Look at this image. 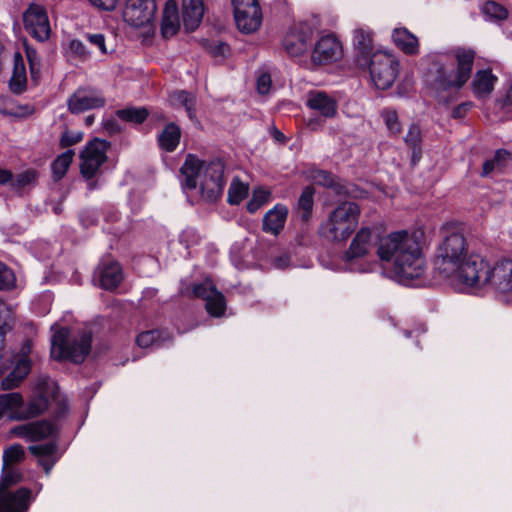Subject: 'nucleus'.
Instances as JSON below:
<instances>
[{
	"mask_svg": "<svg viewBox=\"0 0 512 512\" xmlns=\"http://www.w3.org/2000/svg\"><path fill=\"white\" fill-rule=\"evenodd\" d=\"M376 254L380 261L391 265L401 283L420 278L425 272V260L415 233L403 230L379 238Z\"/></svg>",
	"mask_w": 512,
	"mask_h": 512,
	"instance_id": "nucleus-1",
	"label": "nucleus"
},
{
	"mask_svg": "<svg viewBox=\"0 0 512 512\" xmlns=\"http://www.w3.org/2000/svg\"><path fill=\"white\" fill-rule=\"evenodd\" d=\"M476 257L481 256L468 253V243L461 232L449 231L438 245L434 267L444 278L455 281L465 289L466 276L470 274L467 267Z\"/></svg>",
	"mask_w": 512,
	"mask_h": 512,
	"instance_id": "nucleus-2",
	"label": "nucleus"
},
{
	"mask_svg": "<svg viewBox=\"0 0 512 512\" xmlns=\"http://www.w3.org/2000/svg\"><path fill=\"white\" fill-rule=\"evenodd\" d=\"M224 163L219 160L204 162L189 154L180 172L183 176L182 186L192 190L199 186L201 197L209 202L218 200L224 189Z\"/></svg>",
	"mask_w": 512,
	"mask_h": 512,
	"instance_id": "nucleus-3",
	"label": "nucleus"
},
{
	"mask_svg": "<svg viewBox=\"0 0 512 512\" xmlns=\"http://www.w3.org/2000/svg\"><path fill=\"white\" fill-rule=\"evenodd\" d=\"M456 68L448 65L441 58L433 61V87L437 93L439 103L448 104L450 98L442 95L449 90H460L470 79L474 65L475 51L468 48H456L453 50Z\"/></svg>",
	"mask_w": 512,
	"mask_h": 512,
	"instance_id": "nucleus-4",
	"label": "nucleus"
},
{
	"mask_svg": "<svg viewBox=\"0 0 512 512\" xmlns=\"http://www.w3.org/2000/svg\"><path fill=\"white\" fill-rule=\"evenodd\" d=\"M468 265L465 289H480L489 286L498 292L512 291V261L505 260L491 265L485 258L476 257Z\"/></svg>",
	"mask_w": 512,
	"mask_h": 512,
	"instance_id": "nucleus-5",
	"label": "nucleus"
},
{
	"mask_svg": "<svg viewBox=\"0 0 512 512\" xmlns=\"http://www.w3.org/2000/svg\"><path fill=\"white\" fill-rule=\"evenodd\" d=\"M52 330L54 334L51 339V356L56 360L83 362L91 349V333L82 331L71 335L67 328L56 329V326H53Z\"/></svg>",
	"mask_w": 512,
	"mask_h": 512,
	"instance_id": "nucleus-6",
	"label": "nucleus"
},
{
	"mask_svg": "<svg viewBox=\"0 0 512 512\" xmlns=\"http://www.w3.org/2000/svg\"><path fill=\"white\" fill-rule=\"evenodd\" d=\"M360 216V208L355 202L344 201L322 223V234L332 241L346 240L356 229Z\"/></svg>",
	"mask_w": 512,
	"mask_h": 512,
	"instance_id": "nucleus-7",
	"label": "nucleus"
},
{
	"mask_svg": "<svg viewBox=\"0 0 512 512\" xmlns=\"http://www.w3.org/2000/svg\"><path fill=\"white\" fill-rule=\"evenodd\" d=\"M374 246L372 231L369 228H361L344 252L343 261L351 271L369 272L373 264L368 261V258Z\"/></svg>",
	"mask_w": 512,
	"mask_h": 512,
	"instance_id": "nucleus-8",
	"label": "nucleus"
},
{
	"mask_svg": "<svg viewBox=\"0 0 512 512\" xmlns=\"http://www.w3.org/2000/svg\"><path fill=\"white\" fill-rule=\"evenodd\" d=\"M108 148L109 143L107 141L95 138L88 142L80 153V172L88 180L89 190H93L97 186L93 178L106 162Z\"/></svg>",
	"mask_w": 512,
	"mask_h": 512,
	"instance_id": "nucleus-9",
	"label": "nucleus"
},
{
	"mask_svg": "<svg viewBox=\"0 0 512 512\" xmlns=\"http://www.w3.org/2000/svg\"><path fill=\"white\" fill-rule=\"evenodd\" d=\"M370 76L378 89H388L394 83L399 63L394 56L385 52H375L369 58Z\"/></svg>",
	"mask_w": 512,
	"mask_h": 512,
	"instance_id": "nucleus-10",
	"label": "nucleus"
},
{
	"mask_svg": "<svg viewBox=\"0 0 512 512\" xmlns=\"http://www.w3.org/2000/svg\"><path fill=\"white\" fill-rule=\"evenodd\" d=\"M156 11V0H126L123 17L131 26L142 27L154 19Z\"/></svg>",
	"mask_w": 512,
	"mask_h": 512,
	"instance_id": "nucleus-11",
	"label": "nucleus"
},
{
	"mask_svg": "<svg viewBox=\"0 0 512 512\" xmlns=\"http://www.w3.org/2000/svg\"><path fill=\"white\" fill-rule=\"evenodd\" d=\"M105 103L103 94L92 87L78 88L67 100L68 109L73 114L102 108Z\"/></svg>",
	"mask_w": 512,
	"mask_h": 512,
	"instance_id": "nucleus-12",
	"label": "nucleus"
},
{
	"mask_svg": "<svg viewBox=\"0 0 512 512\" xmlns=\"http://www.w3.org/2000/svg\"><path fill=\"white\" fill-rule=\"evenodd\" d=\"M27 32L39 41H45L50 36V24L45 9L37 4H31L23 15Z\"/></svg>",
	"mask_w": 512,
	"mask_h": 512,
	"instance_id": "nucleus-13",
	"label": "nucleus"
},
{
	"mask_svg": "<svg viewBox=\"0 0 512 512\" xmlns=\"http://www.w3.org/2000/svg\"><path fill=\"white\" fill-rule=\"evenodd\" d=\"M313 31L307 23L295 24L285 35L283 47L292 57L302 55L307 51Z\"/></svg>",
	"mask_w": 512,
	"mask_h": 512,
	"instance_id": "nucleus-14",
	"label": "nucleus"
},
{
	"mask_svg": "<svg viewBox=\"0 0 512 512\" xmlns=\"http://www.w3.org/2000/svg\"><path fill=\"white\" fill-rule=\"evenodd\" d=\"M32 350V343L30 340H26L17 355H13L15 361V367L13 371L3 379L2 388L4 390H10L17 387L21 381L28 375L31 369L29 354Z\"/></svg>",
	"mask_w": 512,
	"mask_h": 512,
	"instance_id": "nucleus-15",
	"label": "nucleus"
},
{
	"mask_svg": "<svg viewBox=\"0 0 512 512\" xmlns=\"http://www.w3.org/2000/svg\"><path fill=\"white\" fill-rule=\"evenodd\" d=\"M193 295L206 301V310L213 317H220L226 309L225 299L212 281L206 279L204 282L195 284L193 287Z\"/></svg>",
	"mask_w": 512,
	"mask_h": 512,
	"instance_id": "nucleus-16",
	"label": "nucleus"
},
{
	"mask_svg": "<svg viewBox=\"0 0 512 512\" xmlns=\"http://www.w3.org/2000/svg\"><path fill=\"white\" fill-rule=\"evenodd\" d=\"M33 500L32 491L28 488L0 489V512H27Z\"/></svg>",
	"mask_w": 512,
	"mask_h": 512,
	"instance_id": "nucleus-17",
	"label": "nucleus"
},
{
	"mask_svg": "<svg viewBox=\"0 0 512 512\" xmlns=\"http://www.w3.org/2000/svg\"><path fill=\"white\" fill-rule=\"evenodd\" d=\"M56 426L46 420L17 425L10 430L13 437L23 438L28 441H39L55 434Z\"/></svg>",
	"mask_w": 512,
	"mask_h": 512,
	"instance_id": "nucleus-18",
	"label": "nucleus"
},
{
	"mask_svg": "<svg viewBox=\"0 0 512 512\" xmlns=\"http://www.w3.org/2000/svg\"><path fill=\"white\" fill-rule=\"evenodd\" d=\"M342 55V46L333 35L322 36L315 44L312 61L316 64H327L337 61Z\"/></svg>",
	"mask_w": 512,
	"mask_h": 512,
	"instance_id": "nucleus-19",
	"label": "nucleus"
},
{
	"mask_svg": "<svg viewBox=\"0 0 512 512\" xmlns=\"http://www.w3.org/2000/svg\"><path fill=\"white\" fill-rule=\"evenodd\" d=\"M307 106L324 117H333L337 110L335 100L322 91H311L307 97Z\"/></svg>",
	"mask_w": 512,
	"mask_h": 512,
	"instance_id": "nucleus-20",
	"label": "nucleus"
},
{
	"mask_svg": "<svg viewBox=\"0 0 512 512\" xmlns=\"http://www.w3.org/2000/svg\"><path fill=\"white\" fill-rule=\"evenodd\" d=\"M100 286L106 290L115 289L122 281V270L117 262L101 263L98 268Z\"/></svg>",
	"mask_w": 512,
	"mask_h": 512,
	"instance_id": "nucleus-21",
	"label": "nucleus"
},
{
	"mask_svg": "<svg viewBox=\"0 0 512 512\" xmlns=\"http://www.w3.org/2000/svg\"><path fill=\"white\" fill-rule=\"evenodd\" d=\"M288 215L286 206L277 204L263 218V231L277 235L283 229Z\"/></svg>",
	"mask_w": 512,
	"mask_h": 512,
	"instance_id": "nucleus-22",
	"label": "nucleus"
},
{
	"mask_svg": "<svg viewBox=\"0 0 512 512\" xmlns=\"http://www.w3.org/2000/svg\"><path fill=\"white\" fill-rule=\"evenodd\" d=\"M180 28L177 3L173 0L166 2L161 22V34L164 38L174 36Z\"/></svg>",
	"mask_w": 512,
	"mask_h": 512,
	"instance_id": "nucleus-23",
	"label": "nucleus"
},
{
	"mask_svg": "<svg viewBox=\"0 0 512 512\" xmlns=\"http://www.w3.org/2000/svg\"><path fill=\"white\" fill-rule=\"evenodd\" d=\"M183 21L187 30H195L204 14L203 0H182Z\"/></svg>",
	"mask_w": 512,
	"mask_h": 512,
	"instance_id": "nucleus-24",
	"label": "nucleus"
},
{
	"mask_svg": "<svg viewBox=\"0 0 512 512\" xmlns=\"http://www.w3.org/2000/svg\"><path fill=\"white\" fill-rule=\"evenodd\" d=\"M496 81L497 77L490 70L477 71L471 83L474 95L478 98L489 96Z\"/></svg>",
	"mask_w": 512,
	"mask_h": 512,
	"instance_id": "nucleus-25",
	"label": "nucleus"
},
{
	"mask_svg": "<svg viewBox=\"0 0 512 512\" xmlns=\"http://www.w3.org/2000/svg\"><path fill=\"white\" fill-rule=\"evenodd\" d=\"M23 413V398L17 392L0 395V419L7 416L17 421L14 416Z\"/></svg>",
	"mask_w": 512,
	"mask_h": 512,
	"instance_id": "nucleus-26",
	"label": "nucleus"
},
{
	"mask_svg": "<svg viewBox=\"0 0 512 512\" xmlns=\"http://www.w3.org/2000/svg\"><path fill=\"white\" fill-rule=\"evenodd\" d=\"M354 45L361 54L358 59L360 65L368 63V59L372 56L373 44L372 34L370 30L364 28H358L354 31L353 37Z\"/></svg>",
	"mask_w": 512,
	"mask_h": 512,
	"instance_id": "nucleus-27",
	"label": "nucleus"
},
{
	"mask_svg": "<svg viewBox=\"0 0 512 512\" xmlns=\"http://www.w3.org/2000/svg\"><path fill=\"white\" fill-rule=\"evenodd\" d=\"M234 18L240 31L252 33L256 31L262 23L261 9L252 8V10L243 11L242 14H234Z\"/></svg>",
	"mask_w": 512,
	"mask_h": 512,
	"instance_id": "nucleus-28",
	"label": "nucleus"
},
{
	"mask_svg": "<svg viewBox=\"0 0 512 512\" xmlns=\"http://www.w3.org/2000/svg\"><path fill=\"white\" fill-rule=\"evenodd\" d=\"M394 43L406 54H417L419 50L418 39L406 28H397L393 31Z\"/></svg>",
	"mask_w": 512,
	"mask_h": 512,
	"instance_id": "nucleus-29",
	"label": "nucleus"
},
{
	"mask_svg": "<svg viewBox=\"0 0 512 512\" xmlns=\"http://www.w3.org/2000/svg\"><path fill=\"white\" fill-rule=\"evenodd\" d=\"M48 408V399L44 395H38L28 401L26 405L23 404V413L16 414L14 418L18 421L27 420L37 417L45 412Z\"/></svg>",
	"mask_w": 512,
	"mask_h": 512,
	"instance_id": "nucleus-30",
	"label": "nucleus"
},
{
	"mask_svg": "<svg viewBox=\"0 0 512 512\" xmlns=\"http://www.w3.org/2000/svg\"><path fill=\"white\" fill-rule=\"evenodd\" d=\"M180 138V128L175 123H170L158 136V143L161 149L167 152H173L178 146Z\"/></svg>",
	"mask_w": 512,
	"mask_h": 512,
	"instance_id": "nucleus-31",
	"label": "nucleus"
},
{
	"mask_svg": "<svg viewBox=\"0 0 512 512\" xmlns=\"http://www.w3.org/2000/svg\"><path fill=\"white\" fill-rule=\"evenodd\" d=\"M170 102L175 107H184L189 119L196 120L195 104L196 98L193 94L184 90L174 91L170 94Z\"/></svg>",
	"mask_w": 512,
	"mask_h": 512,
	"instance_id": "nucleus-32",
	"label": "nucleus"
},
{
	"mask_svg": "<svg viewBox=\"0 0 512 512\" xmlns=\"http://www.w3.org/2000/svg\"><path fill=\"white\" fill-rule=\"evenodd\" d=\"M19 55L15 58V65L13 76L10 80V89L15 93H21L26 87V73L22 59H18Z\"/></svg>",
	"mask_w": 512,
	"mask_h": 512,
	"instance_id": "nucleus-33",
	"label": "nucleus"
},
{
	"mask_svg": "<svg viewBox=\"0 0 512 512\" xmlns=\"http://www.w3.org/2000/svg\"><path fill=\"white\" fill-rule=\"evenodd\" d=\"M73 150H67L64 153L60 154L52 163V172L53 176L56 180H60L67 172L70 167L73 157Z\"/></svg>",
	"mask_w": 512,
	"mask_h": 512,
	"instance_id": "nucleus-34",
	"label": "nucleus"
},
{
	"mask_svg": "<svg viewBox=\"0 0 512 512\" xmlns=\"http://www.w3.org/2000/svg\"><path fill=\"white\" fill-rule=\"evenodd\" d=\"M314 188L307 186L303 189L299 200H298V208L301 211V219L303 221H308L313 209L314 205Z\"/></svg>",
	"mask_w": 512,
	"mask_h": 512,
	"instance_id": "nucleus-35",
	"label": "nucleus"
},
{
	"mask_svg": "<svg viewBox=\"0 0 512 512\" xmlns=\"http://www.w3.org/2000/svg\"><path fill=\"white\" fill-rule=\"evenodd\" d=\"M22 479V473L15 466L3 467L0 478V489L12 490L11 487L21 482Z\"/></svg>",
	"mask_w": 512,
	"mask_h": 512,
	"instance_id": "nucleus-36",
	"label": "nucleus"
},
{
	"mask_svg": "<svg viewBox=\"0 0 512 512\" xmlns=\"http://www.w3.org/2000/svg\"><path fill=\"white\" fill-rule=\"evenodd\" d=\"M25 458L24 448L20 444H13L3 451L2 461L3 466H15Z\"/></svg>",
	"mask_w": 512,
	"mask_h": 512,
	"instance_id": "nucleus-37",
	"label": "nucleus"
},
{
	"mask_svg": "<svg viewBox=\"0 0 512 512\" xmlns=\"http://www.w3.org/2000/svg\"><path fill=\"white\" fill-rule=\"evenodd\" d=\"M248 194V186L238 178H234L228 189V202L233 205L239 204Z\"/></svg>",
	"mask_w": 512,
	"mask_h": 512,
	"instance_id": "nucleus-38",
	"label": "nucleus"
},
{
	"mask_svg": "<svg viewBox=\"0 0 512 512\" xmlns=\"http://www.w3.org/2000/svg\"><path fill=\"white\" fill-rule=\"evenodd\" d=\"M117 115L124 121L141 124L146 120L148 111L145 108H126L118 110Z\"/></svg>",
	"mask_w": 512,
	"mask_h": 512,
	"instance_id": "nucleus-39",
	"label": "nucleus"
},
{
	"mask_svg": "<svg viewBox=\"0 0 512 512\" xmlns=\"http://www.w3.org/2000/svg\"><path fill=\"white\" fill-rule=\"evenodd\" d=\"M405 142L413 149L412 161L415 162L420 158V142H421V130L413 124L410 126L407 135L405 136Z\"/></svg>",
	"mask_w": 512,
	"mask_h": 512,
	"instance_id": "nucleus-40",
	"label": "nucleus"
},
{
	"mask_svg": "<svg viewBox=\"0 0 512 512\" xmlns=\"http://www.w3.org/2000/svg\"><path fill=\"white\" fill-rule=\"evenodd\" d=\"M312 178L318 184L323 186H335L337 193L339 194H350L351 191L348 188L340 187L338 184H334L332 175L324 170H315L312 174Z\"/></svg>",
	"mask_w": 512,
	"mask_h": 512,
	"instance_id": "nucleus-41",
	"label": "nucleus"
},
{
	"mask_svg": "<svg viewBox=\"0 0 512 512\" xmlns=\"http://www.w3.org/2000/svg\"><path fill=\"white\" fill-rule=\"evenodd\" d=\"M163 332L160 330H149L140 333L137 336L136 342L141 348H148L153 345H158L162 340Z\"/></svg>",
	"mask_w": 512,
	"mask_h": 512,
	"instance_id": "nucleus-42",
	"label": "nucleus"
},
{
	"mask_svg": "<svg viewBox=\"0 0 512 512\" xmlns=\"http://www.w3.org/2000/svg\"><path fill=\"white\" fill-rule=\"evenodd\" d=\"M11 320L12 310L3 300L0 299V349L3 347L4 336Z\"/></svg>",
	"mask_w": 512,
	"mask_h": 512,
	"instance_id": "nucleus-43",
	"label": "nucleus"
},
{
	"mask_svg": "<svg viewBox=\"0 0 512 512\" xmlns=\"http://www.w3.org/2000/svg\"><path fill=\"white\" fill-rule=\"evenodd\" d=\"M381 117L387 127V129L393 133L398 134L401 131V125L399 122L398 114L395 110L385 109L381 112Z\"/></svg>",
	"mask_w": 512,
	"mask_h": 512,
	"instance_id": "nucleus-44",
	"label": "nucleus"
},
{
	"mask_svg": "<svg viewBox=\"0 0 512 512\" xmlns=\"http://www.w3.org/2000/svg\"><path fill=\"white\" fill-rule=\"evenodd\" d=\"M483 13L491 19L503 20L507 17V10L494 1H487L483 8Z\"/></svg>",
	"mask_w": 512,
	"mask_h": 512,
	"instance_id": "nucleus-45",
	"label": "nucleus"
},
{
	"mask_svg": "<svg viewBox=\"0 0 512 512\" xmlns=\"http://www.w3.org/2000/svg\"><path fill=\"white\" fill-rule=\"evenodd\" d=\"M36 179V172L34 170H26L19 173L15 177L12 176L11 185L16 188H22L32 184Z\"/></svg>",
	"mask_w": 512,
	"mask_h": 512,
	"instance_id": "nucleus-46",
	"label": "nucleus"
},
{
	"mask_svg": "<svg viewBox=\"0 0 512 512\" xmlns=\"http://www.w3.org/2000/svg\"><path fill=\"white\" fill-rule=\"evenodd\" d=\"M15 283V275L13 271L0 261V290L13 287Z\"/></svg>",
	"mask_w": 512,
	"mask_h": 512,
	"instance_id": "nucleus-47",
	"label": "nucleus"
},
{
	"mask_svg": "<svg viewBox=\"0 0 512 512\" xmlns=\"http://www.w3.org/2000/svg\"><path fill=\"white\" fill-rule=\"evenodd\" d=\"M29 451L37 457L47 458L55 453L56 445L54 443L32 445L29 447Z\"/></svg>",
	"mask_w": 512,
	"mask_h": 512,
	"instance_id": "nucleus-48",
	"label": "nucleus"
},
{
	"mask_svg": "<svg viewBox=\"0 0 512 512\" xmlns=\"http://www.w3.org/2000/svg\"><path fill=\"white\" fill-rule=\"evenodd\" d=\"M83 138L82 132L65 131L60 139V146L63 148L70 147L79 143Z\"/></svg>",
	"mask_w": 512,
	"mask_h": 512,
	"instance_id": "nucleus-49",
	"label": "nucleus"
},
{
	"mask_svg": "<svg viewBox=\"0 0 512 512\" xmlns=\"http://www.w3.org/2000/svg\"><path fill=\"white\" fill-rule=\"evenodd\" d=\"M234 14H242L243 11L252 10V8H260L258 0H232Z\"/></svg>",
	"mask_w": 512,
	"mask_h": 512,
	"instance_id": "nucleus-50",
	"label": "nucleus"
},
{
	"mask_svg": "<svg viewBox=\"0 0 512 512\" xmlns=\"http://www.w3.org/2000/svg\"><path fill=\"white\" fill-rule=\"evenodd\" d=\"M179 240L185 245L186 248H188L190 245L198 243L199 235L197 234L196 230L187 228L181 232Z\"/></svg>",
	"mask_w": 512,
	"mask_h": 512,
	"instance_id": "nucleus-51",
	"label": "nucleus"
},
{
	"mask_svg": "<svg viewBox=\"0 0 512 512\" xmlns=\"http://www.w3.org/2000/svg\"><path fill=\"white\" fill-rule=\"evenodd\" d=\"M86 39L88 40V42L91 45L97 47L102 54L107 53V48L105 45V37L103 34H100V33L87 34Z\"/></svg>",
	"mask_w": 512,
	"mask_h": 512,
	"instance_id": "nucleus-52",
	"label": "nucleus"
},
{
	"mask_svg": "<svg viewBox=\"0 0 512 512\" xmlns=\"http://www.w3.org/2000/svg\"><path fill=\"white\" fill-rule=\"evenodd\" d=\"M511 156L512 154L509 151L505 149H499L495 152V155L492 159L494 160L497 168L501 170L507 165Z\"/></svg>",
	"mask_w": 512,
	"mask_h": 512,
	"instance_id": "nucleus-53",
	"label": "nucleus"
},
{
	"mask_svg": "<svg viewBox=\"0 0 512 512\" xmlns=\"http://www.w3.org/2000/svg\"><path fill=\"white\" fill-rule=\"evenodd\" d=\"M511 156L512 154L509 151L505 149H499L495 152V155L492 159L494 160L497 168L501 170L507 165Z\"/></svg>",
	"mask_w": 512,
	"mask_h": 512,
	"instance_id": "nucleus-54",
	"label": "nucleus"
},
{
	"mask_svg": "<svg viewBox=\"0 0 512 512\" xmlns=\"http://www.w3.org/2000/svg\"><path fill=\"white\" fill-rule=\"evenodd\" d=\"M271 87V77L267 73H262L257 78V90L260 94H266Z\"/></svg>",
	"mask_w": 512,
	"mask_h": 512,
	"instance_id": "nucleus-55",
	"label": "nucleus"
},
{
	"mask_svg": "<svg viewBox=\"0 0 512 512\" xmlns=\"http://www.w3.org/2000/svg\"><path fill=\"white\" fill-rule=\"evenodd\" d=\"M70 50L82 59H86L89 56V51L80 40H72L70 42Z\"/></svg>",
	"mask_w": 512,
	"mask_h": 512,
	"instance_id": "nucleus-56",
	"label": "nucleus"
},
{
	"mask_svg": "<svg viewBox=\"0 0 512 512\" xmlns=\"http://www.w3.org/2000/svg\"><path fill=\"white\" fill-rule=\"evenodd\" d=\"M13 364H15L12 353H0V375L6 372Z\"/></svg>",
	"mask_w": 512,
	"mask_h": 512,
	"instance_id": "nucleus-57",
	"label": "nucleus"
},
{
	"mask_svg": "<svg viewBox=\"0 0 512 512\" xmlns=\"http://www.w3.org/2000/svg\"><path fill=\"white\" fill-rule=\"evenodd\" d=\"M471 107H472L471 102H465V103L458 105L457 107H455L453 109L452 117L455 119L463 118L465 116V114L470 110Z\"/></svg>",
	"mask_w": 512,
	"mask_h": 512,
	"instance_id": "nucleus-58",
	"label": "nucleus"
},
{
	"mask_svg": "<svg viewBox=\"0 0 512 512\" xmlns=\"http://www.w3.org/2000/svg\"><path fill=\"white\" fill-rule=\"evenodd\" d=\"M92 5L103 10H112L117 4V0H89Z\"/></svg>",
	"mask_w": 512,
	"mask_h": 512,
	"instance_id": "nucleus-59",
	"label": "nucleus"
},
{
	"mask_svg": "<svg viewBox=\"0 0 512 512\" xmlns=\"http://www.w3.org/2000/svg\"><path fill=\"white\" fill-rule=\"evenodd\" d=\"M498 170L499 169L497 168L493 159L486 160L483 164L481 176L486 177V176L490 175L492 172H495Z\"/></svg>",
	"mask_w": 512,
	"mask_h": 512,
	"instance_id": "nucleus-60",
	"label": "nucleus"
},
{
	"mask_svg": "<svg viewBox=\"0 0 512 512\" xmlns=\"http://www.w3.org/2000/svg\"><path fill=\"white\" fill-rule=\"evenodd\" d=\"M269 197H270V193L268 191H266L264 189H257L254 191L252 198L258 200L260 202V204L264 205L265 203L268 202Z\"/></svg>",
	"mask_w": 512,
	"mask_h": 512,
	"instance_id": "nucleus-61",
	"label": "nucleus"
},
{
	"mask_svg": "<svg viewBox=\"0 0 512 512\" xmlns=\"http://www.w3.org/2000/svg\"><path fill=\"white\" fill-rule=\"evenodd\" d=\"M39 464L44 468L45 473L48 475L55 464V460L51 458H41Z\"/></svg>",
	"mask_w": 512,
	"mask_h": 512,
	"instance_id": "nucleus-62",
	"label": "nucleus"
},
{
	"mask_svg": "<svg viewBox=\"0 0 512 512\" xmlns=\"http://www.w3.org/2000/svg\"><path fill=\"white\" fill-rule=\"evenodd\" d=\"M26 55H27L29 65H32V63L40 62L37 52L34 49L27 47Z\"/></svg>",
	"mask_w": 512,
	"mask_h": 512,
	"instance_id": "nucleus-63",
	"label": "nucleus"
},
{
	"mask_svg": "<svg viewBox=\"0 0 512 512\" xmlns=\"http://www.w3.org/2000/svg\"><path fill=\"white\" fill-rule=\"evenodd\" d=\"M29 67L32 79L37 82L40 76V62L32 63Z\"/></svg>",
	"mask_w": 512,
	"mask_h": 512,
	"instance_id": "nucleus-64",
	"label": "nucleus"
}]
</instances>
